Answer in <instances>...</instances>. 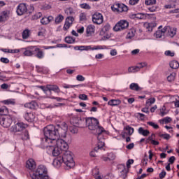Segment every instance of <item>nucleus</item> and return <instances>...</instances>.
I'll use <instances>...</instances> for the list:
<instances>
[{
	"instance_id": "1",
	"label": "nucleus",
	"mask_w": 179,
	"mask_h": 179,
	"mask_svg": "<svg viewBox=\"0 0 179 179\" xmlns=\"http://www.w3.org/2000/svg\"><path fill=\"white\" fill-rule=\"evenodd\" d=\"M43 134L45 138H41V141L45 148L55 146V141L61 136L58 132V127L52 124L44 127Z\"/></svg>"
},
{
	"instance_id": "2",
	"label": "nucleus",
	"mask_w": 179,
	"mask_h": 179,
	"mask_svg": "<svg viewBox=\"0 0 179 179\" xmlns=\"http://www.w3.org/2000/svg\"><path fill=\"white\" fill-rule=\"evenodd\" d=\"M99 120L95 117H88L87 120V127H88L89 129L96 131L95 135H97L98 149H101L105 145L103 134L106 132V130H104L103 127L99 125Z\"/></svg>"
},
{
	"instance_id": "3",
	"label": "nucleus",
	"mask_w": 179,
	"mask_h": 179,
	"mask_svg": "<svg viewBox=\"0 0 179 179\" xmlns=\"http://www.w3.org/2000/svg\"><path fill=\"white\" fill-rule=\"evenodd\" d=\"M48 171L44 165H39L35 171H32L30 174L32 179H50L48 176Z\"/></svg>"
},
{
	"instance_id": "4",
	"label": "nucleus",
	"mask_w": 179,
	"mask_h": 179,
	"mask_svg": "<svg viewBox=\"0 0 179 179\" xmlns=\"http://www.w3.org/2000/svg\"><path fill=\"white\" fill-rule=\"evenodd\" d=\"M62 160H63V162L67 167H73L75 166V162H73V157H72V152L71 151H69L68 150L66 151H63L62 156H61Z\"/></svg>"
},
{
	"instance_id": "5",
	"label": "nucleus",
	"mask_w": 179,
	"mask_h": 179,
	"mask_svg": "<svg viewBox=\"0 0 179 179\" xmlns=\"http://www.w3.org/2000/svg\"><path fill=\"white\" fill-rule=\"evenodd\" d=\"M55 145H56V148H58L63 152H65V151L68 150V149H69V145H68V143H66L62 138H57V139L55 140Z\"/></svg>"
},
{
	"instance_id": "6",
	"label": "nucleus",
	"mask_w": 179,
	"mask_h": 179,
	"mask_svg": "<svg viewBox=\"0 0 179 179\" xmlns=\"http://www.w3.org/2000/svg\"><path fill=\"white\" fill-rule=\"evenodd\" d=\"M129 26V22L127 20H120L113 27L115 31H121V30H125Z\"/></svg>"
},
{
	"instance_id": "7",
	"label": "nucleus",
	"mask_w": 179,
	"mask_h": 179,
	"mask_svg": "<svg viewBox=\"0 0 179 179\" xmlns=\"http://www.w3.org/2000/svg\"><path fill=\"white\" fill-rule=\"evenodd\" d=\"M0 124H1L3 128H9L12 125V117L10 116H1L0 117Z\"/></svg>"
},
{
	"instance_id": "8",
	"label": "nucleus",
	"mask_w": 179,
	"mask_h": 179,
	"mask_svg": "<svg viewBox=\"0 0 179 179\" xmlns=\"http://www.w3.org/2000/svg\"><path fill=\"white\" fill-rule=\"evenodd\" d=\"M55 127H57L60 136H62V138H65V136H66V132H68V124L63 123L61 126L58 124Z\"/></svg>"
},
{
	"instance_id": "9",
	"label": "nucleus",
	"mask_w": 179,
	"mask_h": 179,
	"mask_svg": "<svg viewBox=\"0 0 179 179\" xmlns=\"http://www.w3.org/2000/svg\"><path fill=\"white\" fill-rule=\"evenodd\" d=\"M92 22L95 24H101L103 23V15L100 13H95L92 16Z\"/></svg>"
},
{
	"instance_id": "10",
	"label": "nucleus",
	"mask_w": 179,
	"mask_h": 179,
	"mask_svg": "<svg viewBox=\"0 0 179 179\" xmlns=\"http://www.w3.org/2000/svg\"><path fill=\"white\" fill-rule=\"evenodd\" d=\"M27 128V124H24L23 122H18L15 126L12 127L13 132H22L23 129Z\"/></svg>"
},
{
	"instance_id": "11",
	"label": "nucleus",
	"mask_w": 179,
	"mask_h": 179,
	"mask_svg": "<svg viewBox=\"0 0 179 179\" xmlns=\"http://www.w3.org/2000/svg\"><path fill=\"white\" fill-rule=\"evenodd\" d=\"M94 50H103V46L96 45L92 47V45H80V51H94Z\"/></svg>"
},
{
	"instance_id": "12",
	"label": "nucleus",
	"mask_w": 179,
	"mask_h": 179,
	"mask_svg": "<svg viewBox=\"0 0 179 179\" xmlns=\"http://www.w3.org/2000/svg\"><path fill=\"white\" fill-rule=\"evenodd\" d=\"M17 15L18 16H22V15H24V13H27V6H26V3H20L17 7Z\"/></svg>"
},
{
	"instance_id": "13",
	"label": "nucleus",
	"mask_w": 179,
	"mask_h": 179,
	"mask_svg": "<svg viewBox=\"0 0 179 179\" xmlns=\"http://www.w3.org/2000/svg\"><path fill=\"white\" fill-rule=\"evenodd\" d=\"M51 92H55V93H59L61 90L57 85H48V96L51 95Z\"/></svg>"
},
{
	"instance_id": "14",
	"label": "nucleus",
	"mask_w": 179,
	"mask_h": 179,
	"mask_svg": "<svg viewBox=\"0 0 179 179\" xmlns=\"http://www.w3.org/2000/svg\"><path fill=\"white\" fill-rule=\"evenodd\" d=\"M26 167L29 170H34V169H36V162H34V159H29L27 161Z\"/></svg>"
},
{
	"instance_id": "15",
	"label": "nucleus",
	"mask_w": 179,
	"mask_h": 179,
	"mask_svg": "<svg viewBox=\"0 0 179 179\" xmlns=\"http://www.w3.org/2000/svg\"><path fill=\"white\" fill-rule=\"evenodd\" d=\"M24 118L28 122H33V121H34V118H36V115H34L33 113H26L24 115Z\"/></svg>"
},
{
	"instance_id": "16",
	"label": "nucleus",
	"mask_w": 179,
	"mask_h": 179,
	"mask_svg": "<svg viewBox=\"0 0 179 179\" xmlns=\"http://www.w3.org/2000/svg\"><path fill=\"white\" fill-rule=\"evenodd\" d=\"M52 156L57 157V156H62V152H64L62 150H60L57 147L52 146Z\"/></svg>"
},
{
	"instance_id": "17",
	"label": "nucleus",
	"mask_w": 179,
	"mask_h": 179,
	"mask_svg": "<svg viewBox=\"0 0 179 179\" xmlns=\"http://www.w3.org/2000/svg\"><path fill=\"white\" fill-rule=\"evenodd\" d=\"M117 9L119 13H122V12H128V6H125L124 3H117Z\"/></svg>"
},
{
	"instance_id": "18",
	"label": "nucleus",
	"mask_w": 179,
	"mask_h": 179,
	"mask_svg": "<svg viewBox=\"0 0 179 179\" xmlns=\"http://www.w3.org/2000/svg\"><path fill=\"white\" fill-rule=\"evenodd\" d=\"M62 163H64V160L61 158V156H59L57 159H54L52 164L55 167H61Z\"/></svg>"
},
{
	"instance_id": "19",
	"label": "nucleus",
	"mask_w": 179,
	"mask_h": 179,
	"mask_svg": "<svg viewBox=\"0 0 179 179\" xmlns=\"http://www.w3.org/2000/svg\"><path fill=\"white\" fill-rule=\"evenodd\" d=\"M125 129H126V131H127V133L122 132V138H125L127 136V135H132V134H134V128H132L131 127L127 126L125 127Z\"/></svg>"
},
{
	"instance_id": "20",
	"label": "nucleus",
	"mask_w": 179,
	"mask_h": 179,
	"mask_svg": "<svg viewBox=\"0 0 179 179\" xmlns=\"http://www.w3.org/2000/svg\"><path fill=\"white\" fill-rule=\"evenodd\" d=\"M129 89L131 90H134V92H141V90H142V87H139V85L135 83L130 84Z\"/></svg>"
},
{
	"instance_id": "21",
	"label": "nucleus",
	"mask_w": 179,
	"mask_h": 179,
	"mask_svg": "<svg viewBox=\"0 0 179 179\" xmlns=\"http://www.w3.org/2000/svg\"><path fill=\"white\" fill-rule=\"evenodd\" d=\"M94 29H96V27L93 24H90L87 26L86 29V33L87 36H92L94 33Z\"/></svg>"
},
{
	"instance_id": "22",
	"label": "nucleus",
	"mask_w": 179,
	"mask_h": 179,
	"mask_svg": "<svg viewBox=\"0 0 179 179\" xmlns=\"http://www.w3.org/2000/svg\"><path fill=\"white\" fill-rule=\"evenodd\" d=\"M167 33L170 37H174V36L177 34V28H172L170 26H168Z\"/></svg>"
},
{
	"instance_id": "23",
	"label": "nucleus",
	"mask_w": 179,
	"mask_h": 179,
	"mask_svg": "<svg viewBox=\"0 0 179 179\" xmlns=\"http://www.w3.org/2000/svg\"><path fill=\"white\" fill-rule=\"evenodd\" d=\"M110 24L107 23L101 29V32H100V34L101 36L106 34V33H108V31H110Z\"/></svg>"
},
{
	"instance_id": "24",
	"label": "nucleus",
	"mask_w": 179,
	"mask_h": 179,
	"mask_svg": "<svg viewBox=\"0 0 179 179\" xmlns=\"http://www.w3.org/2000/svg\"><path fill=\"white\" fill-rule=\"evenodd\" d=\"M108 106L114 107L115 106H120L121 104V100L120 99H111L108 102Z\"/></svg>"
},
{
	"instance_id": "25",
	"label": "nucleus",
	"mask_w": 179,
	"mask_h": 179,
	"mask_svg": "<svg viewBox=\"0 0 179 179\" xmlns=\"http://www.w3.org/2000/svg\"><path fill=\"white\" fill-rule=\"evenodd\" d=\"M34 52H36V57L39 59L44 58V52L40 50V48H35Z\"/></svg>"
},
{
	"instance_id": "26",
	"label": "nucleus",
	"mask_w": 179,
	"mask_h": 179,
	"mask_svg": "<svg viewBox=\"0 0 179 179\" xmlns=\"http://www.w3.org/2000/svg\"><path fill=\"white\" fill-rule=\"evenodd\" d=\"M36 106L37 103H36V101H31L24 104V107L26 108H29L30 110H34Z\"/></svg>"
},
{
	"instance_id": "27",
	"label": "nucleus",
	"mask_w": 179,
	"mask_h": 179,
	"mask_svg": "<svg viewBox=\"0 0 179 179\" xmlns=\"http://www.w3.org/2000/svg\"><path fill=\"white\" fill-rule=\"evenodd\" d=\"M89 120V118H87V119L80 118V120L78 122V128H83V127H85V124H86V127H87V120Z\"/></svg>"
},
{
	"instance_id": "28",
	"label": "nucleus",
	"mask_w": 179,
	"mask_h": 179,
	"mask_svg": "<svg viewBox=\"0 0 179 179\" xmlns=\"http://www.w3.org/2000/svg\"><path fill=\"white\" fill-rule=\"evenodd\" d=\"M6 20H8V12L3 11L0 13V23H2V22H6Z\"/></svg>"
},
{
	"instance_id": "29",
	"label": "nucleus",
	"mask_w": 179,
	"mask_h": 179,
	"mask_svg": "<svg viewBox=\"0 0 179 179\" xmlns=\"http://www.w3.org/2000/svg\"><path fill=\"white\" fill-rule=\"evenodd\" d=\"M8 110L6 106H2L1 108H0V115H1V117H5L8 115Z\"/></svg>"
},
{
	"instance_id": "30",
	"label": "nucleus",
	"mask_w": 179,
	"mask_h": 179,
	"mask_svg": "<svg viewBox=\"0 0 179 179\" xmlns=\"http://www.w3.org/2000/svg\"><path fill=\"white\" fill-rule=\"evenodd\" d=\"M138 134L143 135V136H148V135L150 134V131H149V130H145L143 127H140L138 129Z\"/></svg>"
},
{
	"instance_id": "31",
	"label": "nucleus",
	"mask_w": 179,
	"mask_h": 179,
	"mask_svg": "<svg viewBox=\"0 0 179 179\" xmlns=\"http://www.w3.org/2000/svg\"><path fill=\"white\" fill-rule=\"evenodd\" d=\"M170 68L172 69H178L179 68V64L178 61L173 60L169 63Z\"/></svg>"
},
{
	"instance_id": "32",
	"label": "nucleus",
	"mask_w": 179,
	"mask_h": 179,
	"mask_svg": "<svg viewBox=\"0 0 179 179\" xmlns=\"http://www.w3.org/2000/svg\"><path fill=\"white\" fill-rule=\"evenodd\" d=\"M64 20V16L61 14L58 15L55 20V24H59Z\"/></svg>"
},
{
	"instance_id": "33",
	"label": "nucleus",
	"mask_w": 179,
	"mask_h": 179,
	"mask_svg": "<svg viewBox=\"0 0 179 179\" xmlns=\"http://www.w3.org/2000/svg\"><path fill=\"white\" fill-rule=\"evenodd\" d=\"M29 36H30V30L25 29L24 31H23V32H22V38L24 40H27V38H29Z\"/></svg>"
},
{
	"instance_id": "34",
	"label": "nucleus",
	"mask_w": 179,
	"mask_h": 179,
	"mask_svg": "<svg viewBox=\"0 0 179 179\" xmlns=\"http://www.w3.org/2000/svg\"><path fill=\"white\" fill-rule=\"evenodd\" d=\"M82 86H83V85H66L64 84V85L63 86V87L64 89H73V87H82Z\"/></svg>"
},
{
	"instance_id": "35",
	"label": "nucleus",
	"mask_w": 179,
	"mask_h": 179,
	"mask_svg": "<svg viewBox=\"0 0 179 179\" xmlns=\"http://www.w3.org/2000/svg\"><path fill=\"white\" fill-rule=\"evenodd\" d=\"M123 169L121 171L120 177L122 178H127V173H128V171L127 170V168H125V165H122Z\"/></svg>"
},
{
	"instance_id": "36",
	"label": "nucleus",
	"mask_w": 179,
	"mask_h": 179,
	"mask_svg": "<svg viewBox=\"0 0 179 179\" xmlns=\"http://www.w3.org/2000/svg\"><path fill=\"white\" fill-rule=\"evenodd\" d=\"M3 104H6L7 106H9V104H10L11 106H15V100L13 99H7V100H4L3 101Z\"/></svg>"
},
{
	"instance_id": "37",
	"label": "nucleus",
	"mask_w": 179,
	"mask_h": 179,
	"mask_svg": "<svg viewBox=\"0 0 179 179\" xmlns=\"http://www.w3.org/2000/svg\"><path fill=\"white\" fill-rule=\"evenodd\" d=\"M65 41L67 43V44H73V43L75 42V38L72 36H66L65 38Z\"/></svg>"
},
{
	"instance_id": "38",
	"label": "nucleus",
	"mask_w": 179,
	"mask_h": 179,
	"mask_svg": "<svg viewBox=\"0 0 179 179\" xmlns=\"http://www.w3.org/2000/svg\"><path fill=\"white\" fill-rule=\"evenodd\" d=\"M80 22H86L87 20V17L86 16V13H81L79 15Z\"/></svg>"
},
{
	"instance_id": "39",
	"label": "nucleus",
	"mask_w": 179,
	"mask_h": 179,
	"mask_svg": "<svg viewBox=\"0 0 179 179\" xmlns=\"http://www.w3.org/2000/svg\"><path fill=\"white\" fill-rule=\"evenodd\" d=\"M80 120V117H74L71 122H73V125L74 127H79V121Z\"/></svg>"
},
{
	"instance_id": "40",
	"label": "nucleus",
	"mask_w": 179,
	"mask_h": 179,
	"mask_svg": "<svg viewBox=\"0 0 179 179\" xmlns=\"http://www.w3.org/2000/svg\"><path fill=\"white\" fill-rule=\"evenodd\" d=\"M99 149H101V148H99V143H98L97 147L94 148V151L90 152V156H91V157H96V152H97Z\"/></svg>"
},
{
	"instance_id": "41",
	"label": "nucleus",
	"mask_w": 179,
	"mask_h": 179,
	"mask_svg": "<svg viewBox=\"0 0 179 179\" xmlns=\"http://www.w3.org/2000/svg\"><path fill=\"white\" fill-rule=\"evenodd\" d=\"M24 57H31L34 55V52L31 50H26L24 52H23Z\"/></svg>"
},
{
	"instance_id": "42",
	"label": "nucleus",
	"mask_w": 179,
	"mask_h": 179,
	"mask_svg": "<svg viewBox=\"0 0 179 179\" xmlns=\"http://www.w3.org/2000/svg\"><path fill=\"white\" fill-rule=\"evenodd\" d=\"M69 131L71 134H78V127L76 126H71L69 127Z\"/></svg>"
},
{
	"instance_id": "43",
	"label": "nucleus",
	"mask_w": 179,
	"mask_h": 179,
	"mask_svg": "<svg viewBox=\"0 0 179 179\" xmlns=\"http://www.w3.org/2000/svg\"><path fill=\"white\" fill-rule=\"evenodd\" d=\"M176 79V73H172L167 77L168 82H173Z\"/></svg>"
},
{
	"instance_id": "44",
	"label": "nucleus",
	"mask_w": 179,
	"mask_h": 179,
	"mask_svg": "<svg viewBox=\"0 0 179 179\" xmlns=\"http://www.w3.org/2000/svg\"><path fill=\"white\" fill-rule=\"evenodd\" d=\"M145 3L147 6L156 5V0H145Z\"/></svg>"
},
{
	"instance_id": "45",
	"label": "nucleus",
	"mask_w": 179,
	"mask_h": 179,
	"mask_svg": "<svg viewBox=\"0 0 179 179\" xmlns=\"http://www.w3.org/2000/svg\"><path fill=\"white\" fill-rule=\"evenodd\" d=\"M66 21L67 23L73 24V22L75 21V18L72 16H69L66 18Z\"/></svg>"
},
{
	"instance_id": "46",
	"label": "nucleus",
	"mask_w": 179,
	"mask_h": 179,
	"mask_svg": "<svg viewBox=\"0 0 179 179\" xmlns=\"http://www.w3.org/2000/svg\"><path fill=\"white\" fill-rule=\"evenodd\" d=\"M155 101H156V99L150 98L149 99H148L146 104L147 106H152V104H154Z\"/></svg>"
},
{
	"instance_id": "47",
	"label": "nucleus",
	"mask_w": 179,
	"mask_h": 179,
	"mask_svg": "<svg viewBox=\"0 0 179 179\" xmlns=\"http://www.w3.org/2000/svg\"><path fill=\"white\" fill-rule=\"evenodd\" d=\"M41 16H43V14L41 12H39V13H36L32 17V19H33V20H37V19H40V17H41Z\"/></svg>"
},
{
	"instance_id": "48",
	"label": "nucleus",
	"mask_w": 179,
	"mask_h": 179,
	"mask_svg": "<svg viewBox=\"0 0 179 179\" xmlns=\"http://www.w3.org/2000/svg\"><path fill=\"white\" fill-rule=\"evenodd\" d=\"M155 36L157 38H162V37H163V36H164L162 31H160V30H157L155 34Z\"/></svg>"
},
{
	"instance_id": "49",
	"label": "nucleus",
	"mask_w": 179,
	"mask_h": 179,
	"mask_svg": "<svg viewBox=\"0 0 179 179\" xmlns=\"http://www.w3.org/2000/svg\"><path fill=\"white\" fill-rule=\"evenodd\" d=\"M148 124L150 125V127H152L155 129H158L159 125L153 122H148Z\"/></svg>"
},
{
	"instance_id": "50",
	"label": "nucleus",
	"mask_w": 179,
	"mask_h": 179,
	"mask_svg": "<svg viewBox=\"0 0 179 179\" xmlns=\"http://www.w3.org/2000/svg\"><path fill=\"white\" fill-rule=\"evenodd\" d=\"M80 8H82V9H91L92 7H90V6L86 3H82L80 5Z\"/></svg>"
},
{
	"instance_id": "51",
	"label": "nucleus",
	"mask_w": 179,
	"mask_h": 179,
	"mask_svg": "<svg viewBox=\"0 0 179 179\" xmlns=\"http://www.w3.org/2000/svg\"><path fill=\"white\" fill-rule=\"evenodd\" d=\"M38 88L41 89V90H43V92H44V93H45V94H47L48 96V85L46 87H45V86H39Z\"/></svg>"
},
{
	"instance_id": "52",
	"label": "nucleus",
	"mask_w": 179,
	"mask_h": 179,
	"mask_svg": "<svg viewBox=\"0 0 179 179\" xmlns=\"http://www.w3.org/2000/svg\"><path fill=\"white\" fill-rule=\"evenodd\" d=\"M159 136L160 138H163L164 139H166L167 141L171 138L170 134H159Z\"/></svg>"
},
{
	"instance_id": "53",
	"label": "nucleus",
	"mask_w": 179,
	"mask_h": 179,
	"mask_svg": "<svg viewBox=\"0 0 179 179\" xmlns=\"http://www.w3.org/2000/svg\"><path fill=\"white\" fill-rule=\"evenodd\" d=\"M71 26H72L71 24H69L66 21H65V23H64V27H63V30L66 31V30H68V29H69V27H71Z\"/></svg>"
},
{
	"instance_id": "54",
	"label": "nucleus",
	"mask_w": 179,
	"mask_h": 179,
	"mask_svg": "<svg viewBox=\"0 0 179 179\" xmlns=\"http://www.w3.org/2000/svg\"><path fill=\"white\" fill-rule=\"evenodd\" d=\"M133 16H134V17H136V19H143V17H145V15H143L142 13L134 14Z\"/></svg>"
},
{
	"instance_id": "55",
	"label": "nucleus",
	"mask_w": 179,
	"mask_h": 179,
	"mask_svg": "<svg viewBox=\"0 0 179 179\" xmlns=\"http://www.w3.org/2000/svg\"><path fill=\"white\" fill-rule=\"evenodd\" d=\"M78 99H80V100H83V101L87 100V95L85 94H80L78 96Z\"/></svg>"
},
{
	"instance_id": "56",
	"label": "nucleus",
	"mask_w": 179,
	"mask_h": 179,
	"mask_svg": "<svg viewBox=\"0 0 179 179\" xmlns=\"http://www.w3.org/2000/svg\"><path fill=\"white\" fill-rule=\"evenodd\" d=\"M148 64L146 63H138L136 66L138 71H140L141 68H145V66H146Z\"/></svg>"
},
{
	"instance_id": "57",
	"label": "nucleus",
	"mask_w": 179,
	"mask_h": 179,
	"mask_svg": "<svg viewBox=\"0 0 179 179\" xmlns=\"http://www.w3.org/2000/svg\"><path fill=\"white\" fill-rule=\"evenodd\" d=\"M111 9L113 12H118V5L117 3H115L111 6Z\"/></svg>"
},
{
	"instance_id": "58",
	"label": "nucleus",
	"mask_w": 179,
	"mask_h": 179,
	"mask_svg": "<svg viewBox=\"0 0 179 179\" xmlns=\"http://www.w3.org/2000/svg\"><path fill=\"white\" fill-rule=\"evenodd\" d=\"M41 23L42 24H48V20L47 17H43L41 20Z\"/></svg>"
},
{
	"instance_id": "59",
	"label": "nucleus",
	"mask_w": 179,
	"mask_h": 179,
	"mask_svg": "<svg viewBox=\"0 0 179 179\" xmlns=\"http://www.w3.org/2000/svg\"><path fill=\"white\" fill-rule=\"evenodd\" d=\"M76 80H78V82H83L85 81V77H83L82 75H78Z\"/></svg>"
},
{
	"instance_id": "60",
	"label": "nucleus",
	"mask_w": 179,
	"mask_h": 179,
	"mask_svg": "<svg viewBox=\"0 0 179 179\" xmlns=\"http://www.w3.org/2000/svg\"><path fill=\"white\" fill-rule=\"evenodd\" d=\"M131 164H134V159H128L127 162V169L131 168Z\"/></svg>"
},
{
	"instance_id": "61",
	"label": "nucleus",
	"mask_w": 179,
	"mask_h": 179,
	"mask_svg": "<svg viewBox=\"0 0 179 179\" xmlns=\"http://www.w3.org/2000/svg\"><path fill=\"white\" fill-rule=\"evenodd\" d=\"M34 11V6H29L27 7V12L28 13H33V12Z\"/></svg>"
},
{
	"instance_id": "62",
	"label": "nucleus",
	"mask_w": 179,
	"mask_h": 179,
	"mask_svg": "<svg viewBox=\"0 0 179 179\" xmlns=\"http://www.w3.org/2000/svg\"><path fill=\"white\" fill-rule=\"evenodd\" d=\"M165 55L167 57H174V52H172L170 50H166L165 51Z\"/></svg>"
},
{
	"instance_id": "63",
	"label": "nucleus",
	"mask_w": 179,
	"mask_h": 179,
	"mask_svg": "<svg viewBox=\"0 0 179 179\" xmlns=\"http://www.w3.org/2000/svg\"><path fill=\"white\" fill-rule=\"evenodd\" d=\"M0 61L1 62H3V64H9V59L6 57H1Z\"/></svg>"
},
{
	"instance_id": "64",
	"label": "nucleus",
	"mask_w": 179,
	"mask_h": 179,
	"mask_svg": "<svg viewBox=\"0 0 179 179\" xmlns=\"http://www.w3.org/2000/svg\"><path fill=\"white\" fill-rule=\"evenodd\" d=\"M166 171L163 170V171L159 173V178H160V179L164 178V177H166Z\"/></svg>"
}]
</instances>
